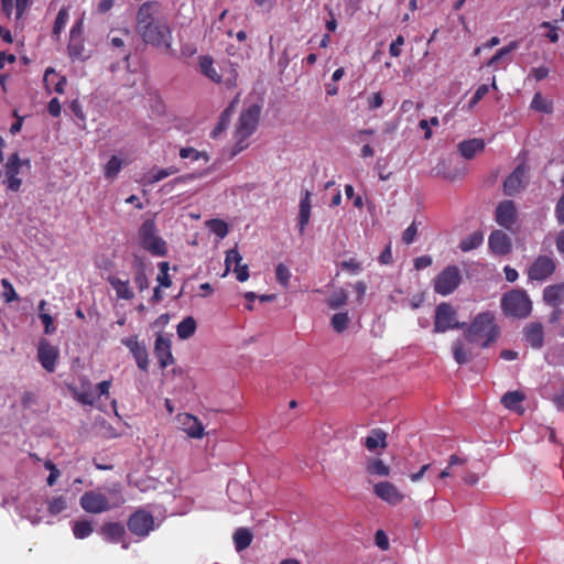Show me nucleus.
<instances>
[{
	"label": "nucleus",
	"instance_id": "29",
	"mask_svg": "<svg viewBox=\"0 0 564 564\" xmlns=\"http://www.w3.org/2000/svg\"><path fill=\"white\" fill-rule=\"evenodd\" d=\"M485 149V142L482 139H470L467 141H463L458 144V151L462 156L467 160L473 159L477 153L481 152Z\"/></svg>",
	"mask_w": 564,
	"mask_h": 564
},
{
	"label": "nucleus",
	"instance_id": "17",
	"mask_svg": "<svg viewBox=\"0 0 564 564\" xmlns=\"http://www.w3.org/2000/svg\"><path fill=\"white\" fill-rule=\"evenodd\" d=\"M373 494L389 505H399L404 500V495L390 481H380L373 486Z\"/></svg>",
	"mask_w": 564,
	"mask_h": 564
},
{
	"label": "nucleus",
	"instance_id": "50",
	"mask_svg": "<svg viewBox=\"0 0 564 564\" xmlns=\"http://www.w3.org/2000/svg\"><path fill=\"white\" fill-rule=\"evenodd\" d=\"M66 509V500L63 497H55L48 503L51 514H58Z\"/></svg>",
	"mask_w": 564,
	"mask_h": 564
},
{
	"label": "nucleus",
	"instance_id": "37",
	"mask_svg": "<svg viewBox=\"0 0 564 564\" xmlns=\"http://www.w3.org/2000/svg\"><path fill=\"white\" fill-rule=\"evenodd\" d=\"M73 533L77 539H85L93 533V524L90 521L83 519L73 522Z\"/></svg>",
	"mask_w": 564,
	"mask_h": 564
},
{
	"label": "nucleus",
	"instance_id": "27",
	"mask_svg": "<svg viewBox=\"0 0 564 564\" xmlns=\"http://www.w3.org/2000/svg\"><path fill=\"white\" fill-rule=\"evenodd\" d=\"M107 280L115 290L118 299L130 301L134 297L133 290L128 279L122 280L117 275H109Z\"/></svg>",
	"mask_w": 564,
	"mask_h": 564
},
{
	"label": "nucleus",
	"instance_id": "13",
	"mask_svg": "<svg viewBox=\"0 0 564 564\" xmlns=\"http://www.w3.org/2000/svg\"><path fill=\"white\" fill-rule=\"evenodd\" d=\"M556 268L555 260L549 256H539L530 265L528 275L531 280L543 281L547 279Z\"/></svg>",
	"mask_w": 564,
	"mask_h": 564
},
{
	"label": "nucleus",
	"instance_id": "25",
	"mask_svg": "<svg viewBox=\"0 0 564 564\" xmlns=\"http://www.w3.org/2000/svg\"><path fill=\"white\" fill-rule=\"evenodd\" d=\"M474 345L475 344H470L465 338L464 340L457 339L454 341L452 347L454 359L460 365L470 361L475 357L473 351Z\"/></svg>",
	"mask_w": 564,
	"mask_h": 564
},
{
	"label": "nucleus",
	"instance_id": "56",
	"mask_svg": "<svg viewBox=\"0 0 564 564\" xmlns=\"http://www.w3.org/2000/svg\"><path fill=\"white\" fill-rule=\"evenodd\" d=\"M404 44V37L398 35L397 39L390 44L389 53L393 57H398L401 54V46Z\"/></svg>",
	"mask_w": 564,
	"mask_h": 564
},
{
	"label": "nucleus",
	"instance_id": "47",
	"mask_svg": "<svg viewBox=\"0 0 564 564\" xmlns=\"http://www.w3.org/2000/svg\"><path fill=\"white\" fill-rule=\"evenodd\" d=\"M276 281L282 284L284 288L289 285L291 272L286 265L283 263L278 264L275 269Z\"/></svg>",
	"mask_w": 564,
	"mask_h": 564
},
{
	"label": "nucleus",
	"instance_id": "7",
	"mask_svg": "<svg viewBox=\"0 0 564 564\" xmlns=\"http://www.w3.org/2000/svg\"><path fill=\"white\" fill-rule=\"evenodd\" d=\"M462 279L458 267L447 265L433 280L434 292L443 296L449 295L460 285Z\"/></svg>",
	"mask_w": 564,
	"mask_h": 564
},
{
	"label": "nucleus",
	"instance_id": "9",
	"mask_svg": "<svg viewBox=\"0 0 564 564\" xmlns=\"http://www.w3.org/2000/svg\"><path fill=\"white\" fill-rule=\"evenodd\" d=\"M199 66L202 73L215 83L224 80L227 87L236 86L237 70L231 64H226L223 67L225 74L219 75L213 65V59L208 56H202L199 58Z\"/></svg>",
	"mask_w": 564,
	"mask_h": 564
},
{
	"label": "nucleus",
	"instance_id": "18",
	"mask_svg": "<svg viewBox=\"0 0 564 564\" xmlns=\"http://www.w3.org/2000/svg\"><path fill=\"white\" fill-rule=\"evenodd\" d=\"M121 343L130 350L138 367L143 371H148L149 355L145 345L140 343L135 336L122 338Z\"/></svg>",
	"mask_w": 564,
	"mask_h": 564
},
{
	"label": "nucleus",
	"instance_id": "38",
	"mask_svg": "<svg viewBox=\"0 0 564 564\" xmlns=\"http://www.w3.org/2000/svg\"><path fill=\"white\" fill-rule=\"evenodd\" d=\"M517 47H518V42L512 41L507 46L499 48L496 52V54L488 61L487 66L497 68L498 65L500 64L501 59L505 56H507L508 54H510L511 52H513L514 50H517Z\"/></svg>",
	"mask_w": 564,
	"mask_h": 564
},
{
	"label": "nucleus",
	"instance_id": "12",
	"mask_svg": "<svg viewBox=\"0 0 564 564\" xmlns=\"http://www.w3.org/2000/svg\"><path fill=\"white\" fill-rule=\"evenodd\" d=\"M177 427L183 431L191 438H203L205 435V427L202 422L189 413L183 412L175 416Z\"/></svg>",
	"mask_w": 564,
	"mask_h": 564
},
{
	"label": "nucleus",
	"instance_id": "34",
	"mask_svg": "<svg viewBox=\"0 0 564 564\" xmlns=\"http://www.w3.org/2000/svg\"><path fill=\"white\" fill-rule=\"evenodd\" d=\"M482 241H484L482 232L474 231L460 241L459 248L462 251L468 252L470 250L478 248L482 243Z\"/></svg>",
	"mask_w": 564,
	"mask_h": 564
},
{
	"label": "nucleus",
	"instance_id": "1",
	"mask_svg": "<svg viewBox=\"0 0 564 564\" xmlns=\"http://www.w3.org/2000/svg\"><path fill=\"white\" fill-rule=\"evenodd\" d=\"M464 338L480 348H487L494 344L499 335L500 327L494 312L478 313L469 324L465 323Z\"/></svg>",
	"mask_w": 564,
	"mask_h": 564
},
{
	"label": "nucleus",
	"instance_id": "15",
	"mask_svg": "<svg viewBox=\"0 0 564 564\" xmlns=\"http://www.w3.org/2000/svg\"><path fill=\"white\" fill-rule=\"evenodd\" d=\"M528 166L523 163L519 164L514 169L503 183V191L506 195H514L524 187L528 178Z\"/></svg>",
	"mask_w": 564,
	"mask_h": 564
},
{
	"label": "nucleus",
	"instance_id": "6",
	"mask_svg": "<svg viewBox=\"0 0 564 564\" xmlns=\"http://www.w3.org/2000/svg\"><path fill=\"white\" fill-rule=\"evenodd\" d=\"M501 308L505 315L525 318L532 311V302L523 290H511L501 297Z\"/></svg>",
	"mask_w": 564,
	"mask_h": 564
},
{
	"label": "nucleus",
	"instance_id": "36",
	"mask_svg": "<svg viewBox=\"0 0 564 564\" xmlns=\"http://www.w3.org/2000/svg\"><path fill=\"white\" fill-rule=\"evenodd\" d=\"M122 164L123 161L119 156L112 155L104 167L105 177L108 180L116 178L122 169Z\"/></svg>",
	"mask_w": 564,
	"mask_h": 564
},
{
	"label": "nucleus",
	"instance_id": "51",
	"mask_svg": "<svg viewBox=\"0 0 564 564\" xmlns=\"http://www.w3.org/2000/svg\"><path fill=\"white\" fill-rule=\"evenodd\" d=\"M133 282L140 291L148 289V286H149L148 276L142 268H139L137 270V272L134 273Z\"/></svg>",
	"mask_w": 564,
	"mask_h": 564
},
{
	"label": "nucleus",
	"instance_id": "3",
	"mask_svg": "<svg viewBox=\"0 0 564 564\" xmlns=\"http://www.w3.org/2000/svg\"><path fill=\"white\" fill-rule=\"evenodd\" d=\"M124 498L117 488L88 490L79 499L80 507L88 513L99 514L121 507Z\"/></svg>",
	"mask_w": 564,
	"mask_h": 564
},
{
	"label": "nucleus",
	"instance_id": "53",
	"mask_svg": "<svg viewBox=\"0 0 564 564\" xmlns=\"http://www.w3.org/2000/svg\"><path fill=\"white\" fill-rule=\"evenodd\" d=\"M340 267L343 270H346L354 274H356L362 270L361 263L355 258H350L348 260L343 261L340 263Z\"/></svg>",
	"mask_w": 564,
	"mask_h": 564
},
{
	"label": "nucleus",
	"instance_id": "63",
	"mask_svg": "<svg viewBox=\"0 0 564 564\" xmlns=\"http://www.w3.org/2000/svg\"><path fill=\"white\" fill-rule=\"evenodd\" d=\"M432 264V258L430 256H421L414 259V267L416 270H423Z\"/></svg>",
	"mask_w": 564,
	"mask_h": 564
},
{
	"label": "nucleus",
	"instance_id": "22",
	"mask_svg": "<svg viewBox=\"0 0 564 564\" xmlns=\"http://www.w3.org/2000/svg\"><path fill=\"white\" fill-rule=\"evenodd\" d=\"M101 534L105 540L111 543H122L123 549H128L129 544L124 541L126 530L122 524L109 522L101 527Z\"/></svg>",
	"mask_w": 564,
	"mask_h": 564
},
{
	"label": "nucleus",
	"instance_id": "64",
	"mask_svg": "<svg viewBox=\"0 0 564 564\" xmlns=\"http://www.w3.org/2000/svg\"><path fill=\"white\" fill-rule=\"evenodd\" d=\"M47 110H48L51 116L58 117L61 115V110H62L59 100L57 98H53L48 102Z\"/></svg>",
	"mask_w": 564,
	"mask_h": 564
},
{
	"label": "nucleus",
	"instance_id": "43",
	"mask_svg": "<svg viewBox=\"0 0 564 564\" xmlns=\"http://www.w3.org/2000/svg\"><path fill=\"white\" fill-rule=\"evenodd\" d=\"M348 296L344 290H338L332 294L327 304L330 308L336 310L347 303Z\"/></svg>",
	"mask_w": 564,
	"mask_h": 564
},
{
	"label": "nucleus",
	"instance_id": "39",
	"mask_svg": "<svg viewBox=\"0 0 564 564\" xmlns=\"http://www.w3.org/2000/svg\"><path fill=\"white\" fill-rule=\"evenodd\" d=\"M449 163L451 160H443L437 166V175L447 181H455L456 178L462 177L464 175V171H449L446 169Z\"/></svg>",
	"mask_w": 564,
	"mask_h": 564
},
{
	"label": "nucleus",
	"instance_id": "54",
	"mask_svg": "<svg viewBox=\"0 0 564 564\" xmlns=\"http://www.w3.org/2000/svg\"><path fill=\"white\" fill-rule=\"evenodd\" d=\"M68 20V12L66 9H61L57 13L54 24V32L58 33L66 24Z\"/></svg>",
	"mask_w": 564,
	"mask_h": 564
},
{
	"label": "nucleus",
	"instance_id": "20",
	"mask_svg": "<svg viewBox=\"0 0 564 564\" xmlns=\"http://www.w3.org/2000/svg\"><path fill=\"white\" fill-rule=\"evenodd\" d=\"M154 354L161 368H166L174 362L171 351V339L165 334H159L154 343Z\"/></svg>",
	"mask_w": 564,
	"mask_h": 564
},
{
	"label": "nucleus",
	"instance_id": "45",
	"mask_svg": "<svg viewBox=\"0 0 564 564\" xmlns=\"http://www.w3.org/2000/svg\"><path fill=\"white\" fill-rule=\"evenodd\" d=\"M349 324V316L347 313H337L332 317V326L337 333L344 332Z\"/></svg>",
	"mask_w": 564,
	"mask_h": 564
},
{
	"label": "nucleus",
	"instance_id": "19",
	"mask_svg": "<svg viewBox=\"0 0 564 564\" xmlns=\"http://www.w3.org/2000/svg\"><path fill=\"white\" fill-rule=\"evenodd\" d=\"M57 357V347L51 345L46 339H42L37 347V358L42 367L48 372H53Z\"/></svg>",
	"mask_w": 564,
	"mask_h": 564
},
{
	"label": "nucleus",
	"instance_id": "49",
	"mask_svg": "<svg viewBox=\"0 0 564 564\" xmlns=\"http://www.w3.org/2000/svg\"><path fill=\"white\" fill-rule=\"evenodd\" d=\"M1 284L4 289L3 291V297H4V301L7 303H10V302H13V301H18L19 300V296L14 290V288L12 286V284L10 283L9 280L7 279H2L1 280Z\"/></svg>",
	"mask_w": 564,
	"mask_h": 564
},
{
	"label": "nucleus",
	"instance_id": "2",
	"mask_svg": "<svg viewBox=\"0 0 564 564\" xmlns=\"http://www.w3.org/2000/svg\"><path fill=\"white\" fill-rule=\"evenodd\" d=\"M137 31L147 44L166 50L171 46L172 35L169 25L153 19L148 4H143L138 11Z\"/></svg>",
	"mask_w": 564,
	"mask_h": 564
},
{
	"label": "nucleus",
	"instance_id": "48",
	"mask_svg": "<svg viewBox=\"0 0 564 564\" xmlns=\"http://www.w3.org/2000/svg\"><path fill=\"white\" fill-rule=\"evenodd\" d=\"M465 463V459L464 458H460L459 456L457 455H452L449 457V464H448V467L445 468L444 470H442L438 475V478L440 479H445L447 477H451V476H454V471L452 470V468L456 465H463Z\"/></svg>",
	"mask_w": 564,
	"mask_h": 564
},
{
	"label": "nucleus",
	"instance_id": "10",
	"mask_svg": "<svg viewBox=\"0 0 564 564\" xmlns=\"http://www.w3.org/2000/svg\"><path fill=\"white\" fill-rule=\"evenodd\" d=\"M29 160H21L18 153H13L9 156L6 163V183L8 189L18 192L22 185V180L18 177L22 167L30 169Z\"/></svg>",
	"mask_w": 564,
	"mask_h": 564
},
{
	"label": "nucleus",
	"instance_id": "58",
	"mask_svg": "<svg viewBox=\"0 0 564 564\" xmlns=\"http://www.w3.org/2000/svg\"><path fill=\"white\" fill-rule=\"evenodd\" d=\"M488 91H489V87L487 85H485V84L480 85L476 89V91L470 100V105L471 106L477 105L488 94Z\"/></svg>",
	"mask_w": 564,
	"mask_h": 564
},
{
	"label": "nucleus",
	"instance_id": "8",
	"mask_svg": "<svg viewBox=\"0 0 564 564\" xmlns=\"http://www.w3.org/2000/svg\"><path fill=\"white\" fill-rule=\"evenodd\" d=\"M465 323L457 321V312L449 303H441L436 306L434 318V332L444 333L449 329H462Z\"/></svg>",
	"mask_w": 564,
	"mask_h": 564
},
{
	"label": "nucleus",
	"instance_id": "33",
	"mask_svg": "<svg viewBox=\"0 0 564 564\" xmlns=\"http://www.w3.org/2000/svg\"><path fill=\"white\" fill-rule=\"evenodd\" d=\"M252 541V534L247 528H239L234 533V542L237 551H243Z\"/></svg>",
	"mask_w": 564,
	"mask_h": 564
},
{
	"label": "nucleus",
	"instance_id": "52",
	"mask_svg": "<svg viewBox=\"0 0 564 564\" xmlns=\"http://www.w3.org/2000/svg\"><path fill=\"white\" fill-rule=\"evenodd\" d=\"M39 317L44 325V333L47 335L53 334L56 329L53 317L46 312H41Z\"/></svg>",
	"mask_w": 564,
	"mask_h": 564
},
{
	"label": "nucleus",
	"instance_id": "14",
	"mask_svg": "<svg viewBox=\"0 0 564 564\" xmlns=\"http://www.w3.org/2000/svg\"><path fill=\"white\" fill-rule=\"evenodd\" d=\"M242 257L240 256L238 249L235 247L226 252L225 258V276L234 265V272L239 282H245L249 279V268L247 264H241Z\"/></svg>",
	"mask_w": 564,
	"mask_h": 564
},
{
	"label": "nucleus",
	"instance_id": "30",
	"mask_svg": "<svg viewBox=\"0 0 564 564\" xmlns=\"http://www.w3.org/2000/svg\"><path fill=\"white\" fill-rule=\"evenodd\" d=\"M525 397L520 391H510L503 394L501 398V403L507 408L508 410L514 411L517 413H523L524 409L522 406V402L524 401Z\"/></svg>",
	"mask_w": 564,
	"mask_h": 564
},
{
	"label": "nucleus",
	"instance_id": "59",
	"mask_svg": "<svg viewBox=\"0 0 564 564\" xmlns=\"http://www.w3.org/2000/svg\"><path fill=\"white\" fill-rule=\"evenodd\" d=\"M76 399L83 404L93 405L96 401V395L94 392L84 391L76 393Z\"/></svg>",
	"mask_w": 564,
	"mask_h": 564
},
{
	"label": "nucleus",
	"instance_id": "35",
	"mask_svg": "<svg viewBox=\"0 0 564 564\" xmlns=\"http://www.w3.org/2000/svg\"><path fill=\"white\" fill-rule=\"evenodd\" d=\"M196 330V322L192 316L185 317L178 325H177V336L181 339H187L194 335Z\"/></svg>",
	"mask_w": 564,
	"mask_h": 564
},
{
	"label": "nucleus",
	"instance_id": "57",
	"mask_svg": "<svg viewBox=\"0 0 564 564\" xmlns=\"http://www.w3.org/2000/svg\"><path fill=\"white\" fill-rule=\"evenodd\" d=\"M383 105V97L381 93H375L368 97V108L375 110Z\"/></svg>",
	"mask_w": 564,
	"mask_h": 564
},
{
	"label": "nucleus",
	"instance_id": "24",
	"mask_svg": "<svg viewBox=\"0 0 564 564\" xmlns=\"http://www.w3.org/2000/svg\"><path fill=\"white\" fill-rule=\"evenodd\" d=\"M44 85L48 93L63 94L66 86V77L59 75L55 69L47 68L44 74Z\"/></svg>",
	"mask_w": 564,
	"mask_h": 564
},
{
	"label": "nucleus",
	"instance_id": "46",
	"mask_svg": "<svg viewBox=\"0 0 564 564\" xmlns=\"http://www.w3.org/2000/svg\"><path fill=\"white\" fill-rule=\"evenodd\" d=\"M166 178L162 169H153L142 178V184L151 185Z\"/></svg>",
	"mask_w": 564,
	"mask_h": 564
},
{
	"label": "nucleus",
	"instance_id": "42",
	"mask_svg": "<svg viewBox=\"0 0 564 564\" xmlns=\"http://www.w3.org/2000/svg\"><path fill=\"white\" fill-rule=\"evenodd\" d=\"M207 226L219 238H225L228 235V225L224 220L212 219L207 221Z\"/></svg>",
	"mask_w": 564,
	"mask_h": 564
},
{
	"label": "nucleus",
	"instance_id": "31",
	"mask_svg": "<svg viewBox=\"0 0 564 564\" xmlns=\"http://www.w3.org/2000/svg\"><path fill=\"white\" fill-rule=\"evenodd\" d=\"M543 300L549 305L557 307L564 300V283L546 286L543 292Z\"/></svg>",
	"mask_w": 564,
	"mask_h": 564
},
{
	"label": "nucleus",
	"instance_id": "40",
	"mask_svg": "<svg viewBox=\"0 0 564 564\" xmlns=\"http://www.w3.org/2000/svg\"><path fill=\"white\" fill-rule=\"evenodd\" d=\"M531 108L544 113H551L553 110L552 102L536 93L531 101Z\"/></svg>",
	"mask_w": 564,
	"mask_h": 564
},
{
	"label": "nucleus",
	"instance_id": "32",
	"mask_svg": "<svg viewBox=\"0 0 564 564\" xmlns=\"http://www.w3.org/2000/svg\"><path fill=\"white\" fill-rule=\"evenodd\" d=\"M366 471L369 475L388 477L390 475V467L382 459L371 457L366 462Z\"/></svg>",
	"mask_w": 564,
	"mask_h": 564
},
{
	"label": "nucleus",
	"instance_id": "61",
	"mask_svg": "<svg viewBox=\"0 0 564 564\" xmlns=\"http://www.w3.org/2000/svg\"><path fill=\"white\" fill-rule=\"evenodd\" d=\"M549 75V69L544 66L534 67L530 72V77H533L535 80L540 82L546 78Z\"/></svg>",
	"mask_w": 564,
	"mask_h": 564
},
{
	"label": "nucleus",
	"instance_id": "44",
	"mask_svg": "<svg viewBox=\"0 0 564 564\" xmlns=\"http://www.w3.org/2000/svg\"><path fill=\"white\" fill-rule=\"evenodd\" d=\"M159 270H160V272L158 274L156 280H158L160 286L170 288L172 284V280L169 274V270H170L169 262H160Z\"/></svg>",
	"mask_w": 564,
	"mask_h": 564
},
{
	"label": "nucleus",
	"instance_id": "62",
	"mask_svg": "<svg viewBox=\"0 0 564 564\" xmlns=\"http://www.w3.org/2000/svg\"><path fill=\"white\" fill-rule=\"evenodd\" d=\"M541 28L549 29V32L546 33V37L552 42L556 43L558 41V33L557 28L552 25L550 22H543L541 24Z\"/></svg>",
	"mask_w": 564,
	"mask_h": 564
},
{
	"label": "nucleus",
	"instance_id": "5",
	"mask_svg": "<svg viewBox=\"0 0 564 564\" xmlns=\"http://www.w3.org/2000/svg\"><path fill=\"white\" fill-rule=\"evenodd\" d=\"M140 246L155 257H164L167 253L166 242L159 236L155 221L145 219L138 230Z\"/></svg>",
	"mask_w": 564,
	"mask_h": 564
},
{
	"label": "nucleus",
	"instance_id": "11",
	"mask_svg": "<svg viewBox=\"0 0 564 564\" xmlns=\"http://www.w3.org/2000/svg\"><path fill=\"white\" fill-rule=\"evenodd\" d=\"M127 524L132 534L144 538L154 529V518L150 512L139 509L130 516Z\"/></svg>",
	"mask_w": 564,
	"mask_h": 564
},
{
	"label": "nucleus",
	"instance_id": "28",
	"mask_svg": "<svg viewBox=\"0 0 564 564\" xmlns=\"http://www.w3.org/2000/svg\"><path fill=\"white\" fill-rule=\"evenodd\" d=\"M362 444L369 452H376L378 448L384 449L388 446L387 434L380 429H373Z\"/></svg>",
	"mask_w": 564,
	"mask_h": 564
},
{
	"label": "nucleus",
	"instance_id": "16",
	"mask_svg": "<svg viewBox=\"0 0 564 564\" xmlns=\"http://www.w3.org/2000/svg\"><path fill=\"white\" fill-rule=\"evenodd\" d=\"M495 219L497 224L508 230L512 229L518 219L516 205L512 200H503L496 208Z\"/></svg>",
	"mask_w": 564,
	"mask_h": 564
},
{
	"label": "nucleus",
	"instance_id": "41",
	"mask_svg": "<svg viewBox=\"0 0 564 564\" xmlns=\"http://www.w3.org/2000/svg\"><path fill=\"white\" fill-rule=\"evenodd\" d=\"M180 156L183 160L188 159L193 162L198 161L200 159H203L205 162H208V160H209L208 155L205 152H199L194 148H182L180 150Z\"/></svg>",
	"mask_w": 564,
	"mask_h": 564
},
{
	"label": "nucleus",
	"instance_id": "60",
	"mask_svg": "<svg viewBox=\"0 0 564 564\" xmlns=\"http://www.w3.org/2000/svg\"><path fill=\"white\" fill-rule=\"evenodd\" d=\"M375 540H376V544L381 550H388L389 549V539H388L387 534L382 530H379V531L376 532Z\"/></svg>",
	"mask_w": 564,
	"mask_h": 564
},
{
	"label": "nucleus",
	"instance_id": "23",
	"mask_svg": "<svg viewBox=\"0 0 564 564\" xmlns=\"http://www.w3.org/2000/svg\"><path fill=\"white\" fill-rule=\"evenodd\" d=\"M311 209H312L311 192L306 189L302 194L300 204H299L297 225H299V231L301 235L304 234L305 228L310 223Z\"/></svg>",
	"mask_w": 564,
	"mask_h": 564
},
{
	"label": "nucleus",
	"instance_id": "55",
	"mask_svg": "<svg viewBox=\"0 0 564 564\" xmlns=\"http://www.w3.org/2000/svg\"><path fill=\"white\" fill-rule=\"evenodd\" d=\"M416 235L417 228L416 225L413 223L403 231L402 240L404 243L410 245L415 240Z\"/></svg>",
	"mask_w": 564,
	"mask_h": 564
},
{
	"label": "nucleus",
	"instance_id": "26",
	"mask_svg": "<svg viewBox=\"0 0 564 564\" xmlns=\"http://www.w3.org/2000/svg\"><path fill=\"white\" fill-rule=\"evenodd\" d=\"M524 338L533 348H541L544 343L543 326L540 323H530L524 327Z\"/></svg>",
	"mask_w": 564,
	"mask_h": 564
},
{
	"label": "nucleus",
	"instance_id": "4",
	"mask_svg": "<svg viewBox=\"0 0 564 564\" xmlns=\"http://www.w3.org/2000/svg\"><path fill=\"white\" fill-rule=\"evenodd\" d=\"M259 116L260 108L256 105L241 112L234 133L235 145L231 153L232 156L248 148L249 143L247 140L256 131Z\"/></svg>",
	"mask_w": 564,
	"mask_h": 564
},
{
	"label": "nucleus",
	"instance_id": "21",
	"mask_svg": "<svg viewBox=\"0 0 564 564\" xmlns=\"http://www.w3.org/2000/svg\"><path fill=\"white\" fill-rule=\"evenodd\" d=\"M488 243L491 252L498 256L509 253L512 248L510 237L501 230H494L489 236Z\"/></svg>",
	"mask_w": 564,
	"mask_h": 564
}]
</instances>
